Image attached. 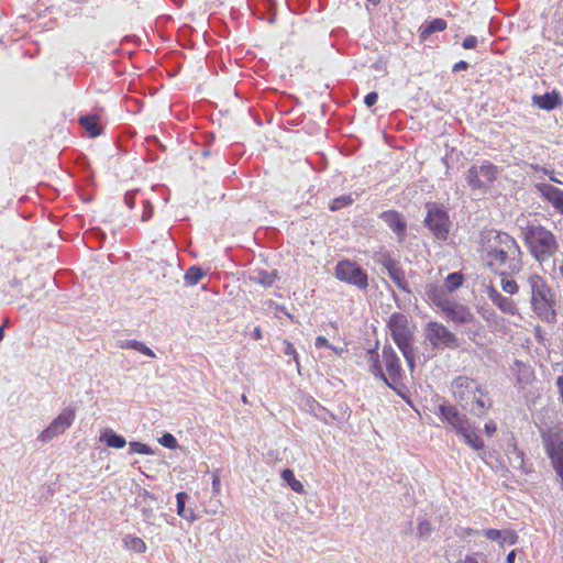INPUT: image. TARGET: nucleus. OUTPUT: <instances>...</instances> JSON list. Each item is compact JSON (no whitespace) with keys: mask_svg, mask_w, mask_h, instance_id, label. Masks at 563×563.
<instances>
[{"mask_svg":"<svg viewBox=\"0 0 563 563\" xmlns=\"http://www.w3.org/2000/svg\"><path fill=\"white\" fill-rule=\"evenodd\" d=\"M508 276H501V282H500V285H501V289L509 294V295H515L518 292L519 290V286L518 284L512 280V279H509L507 278Z\"/></svg>","mask_w":563,"mask_h":563,"instance_id":"obj_33","label":"nucleus"},{"mask_svg":"<svg viewBox=\"0 0 563 563\" xmlns=\"http://www.w3.org/2000/svg\"><path fill=\"white\" fill-rule=\"evenodd\" d=\"M444 314L449 320L457 324H467L474 320V314L471 310L456 301H452V303L445 308Z\"/></svg>","mask_w":563,"mask_h":563,"instance_id":"obj_15","label":"nucleus"},{"mask_svg":"<svg viewBox=\"0 0 563 563\" xmlns=\"http://www.w3.org/2000/svg\"><path fill=\"white\" fill-rule=\"evenodd\" d=\"M484 430L488 435H492L496 432V424L494 422L486 423Z\"/></svg>","mask_w":563,"mask_h":563,"instance_id":"obj_49","label":"nucleus"},{"mask_svg":"<svg viewBox=\"0 0 563 563\" xmlns=\"http://www.w3.org/2000/svg\"><path fill=\"white\" fill-rule=\"evenodd\" d=\"M3 335H4L3 328L0 327V341L3 339Z\"/></svg>","mask_w":563,"mask_h":563,"instance_id":"obj_56","label":"nucleus"},{"mask_svg":"<svg viewBox=\"0 0 563 563\" xmlns=\"http://www.w3.org/2000/svg\"><path fill=\"white\" fill-rule=\"evenodd\" d=\"M523 240L531 255L543 263L550 260L559 250L555 235L540 224H530L525 229Z\"/></svg>","mask_w":563,"mask_h":563,"instance_id":"obj_4","label":"nucleus"},{"mask_svg":"<svg viewBox=\"0 0 563 563\" xmlns=\"http://www.w3.org/2000/svg\"><path fill=\"white\" fill-rule=\"evenodd\" d=\"M129 449H130L131 454L139 453V454L148 455V454L153 453L152 449L147 444L136 442V441L130 442Z\"/></svg>","mask_w":563,"mask_h":563,"instance_id":"obj_34","label":"nucleus"},{"mask_svg":"<svg viewBox=\"0 0 563 563\" xmlns=\"http://www.w3.org/2000/svg\"><path fill=\"white\" fill-rule=\"evenodd\" d=\"M249 279L263 287H271L276 280V271H266L264 268H253L249 272Z\"/></svg>","mask_w":563,"mask_h":563,"instance_id":"obj_18","label":"nucleus"},{"mask_svg":"<svg viewBox=\"0 0 563 563\" xmlns=\"http://www.w3.org/2000/svg\"><path fill=\"white\" fill-rule=\"evenodd\" d=\"M159 443L167 448V449H175L177 446V440L176 438L170 433L163 434L162 438H159Z\"/></svg>","mask_w":563,"mask_h":563,"instance_id":"obj_39","label":"nucleus"},{"mask_svg":"<svg viewBox=\"0 0 563 563\" xmlns=\"http://www.w3.org/2000/svg\"><path fill=\"white\" fill-rule=\"evenodd\" d=\"M484 536L492 541H496L499 544L501 543V538L504 536V530H497V529H486L484 530Z\"/></svg>","mask_w":563,"mask_h":563,"instance_id":"obj_38","label":"nucleus"},{"mask_svg":"<svg viewBox=\"0 0 563 563\" xmlns=\"http://www.w3.org/2000/svg\"><path fill=\"white\" fill-rule=\"evenodd\" d=\"M430 298L432 299L433 303L441 309V311L444 313L445 308L449 307L453 300L449 299L444 292L434 290L432 295H430Z\"/></svg>","mask_w":563,"mask_h":563,"instance_id":"obj_30","label":"nucleus"},{"mask_svg":"<svg viewBox=\"0 0 563 563\" xmlns=\"http://www.w3.org/2000/svg\"><path fill=\"white\" fill-rule=\"evenodd\" d=\"M477 42H478V41H477V37H476V36H474V35H467V36L464 38V41H463V43H462V46H463V48H465V49H472V48H475V47H476Z\"/></svg>","mask_w":563,"mask_h":563,"instance_id":"obj_42","label":"nucleus"},{"mask_svg":"<svg viewBox=\"0 0 563 563\" xmlns=\"http://www.w3.org/2000/svg\"><path fill=\"white\" fill-rule=\"evenodd\" d=\"M498 169L490 162L482 165H473L465 175V179L472 189H487L497 178Z\"/></svg>","mask_w":563,"mask_h":563,"instance_id":"obj_10","label":"nucleus"},{"mask_svg":"<svg viewBox=\"0 0 563 563\" xmlns=\"http://www.w3.org/2000/svg\"><path fill=\"white\" fill-rule=\"evenodd\" d=\"M334 275L339 280L353 285L360 290H366L368 287L367 273L355 262L340 261L334 268Z\"/></svg>","mask_w":563,"mask_h":563,"instance_id":"obj_9","label":"nucleus"},{"mask_svg":"<svg viewBox=\"0 0 563 563\" xmlns=\"http://www.w3.org/2000/svg\"><path fill=\"white\" fill-rule=\"evenodd\" d=\"M253 336L255 340H261L262 339V330L260 327H256L253 331Z\"/></svg>","mask_w":563,"mask_h":563,"instance_id":"obj_51","label":"nucleus"},{"mask_svg":"<svg viewBox=\"0 0 563 563\" xmlns=\"http://www.w3.org/2000/svg\"><path fill=\"white\" fill-rule=\"evenodd\" d=\"M269 23H274L275 22V15H272L268 20Z\"/></svg>","mask_w":563,"mask_h":563,"instance_id":"obj_57","label":"nucleus"},{"mask_svg":"<svg viewBox=\"0 0 563 563\" xmlns=\"http://www.w3.org/2000/svg\"><path fill=\"white\" fill-rule=\"evenodd\" d=\"M446 29V21L443 19H433L432 21L428 22L422 32L421 36L426 38L428 35L434 33V32H441Z\"/></svg>","mask_w":563,"mask_h":563,"instance_id":"obj_27","label":"nucleus"},{"mask_svg":"<svg viewBox=\"0 0 563 563\" xmlns=\"http://www.w3.org/2000/svg\"><path fill=\"white\" fill-rule=\"evenodd\" d=\"M369 372L379 377L387 386L395 389V384L399 383L402 377V368L400 366L399 357L391 346L385 345L382 351L383 362L385 364L387 376L384 374L378 353L375 350H369Z\"/></svg>","mask_w":563,"mask_h":563,"instance_id":"obj_6","label":"nucleus"},{"mask_svg":"<svg viewBox=\"0 0 563 563\" xmlns=\"http://www.w3.org/2000/svg\"><path fill=\"white\" fill-rule=\"evenodd\" d=\"M153 216V206L148 200H144L142 221H148Z\"/></svg>","mask_w":563,"mask_h":563,"instance_id":"obj_41","label":"nucleus"},{"mask_svg":"<svg viewBox=\"0 0 563 563\" xmlns=\"http://www.w3.org/2000/svg\"><path fill=\"white\" fill-rule=\"evenodd\" d=\"M507 457L510 467L525 472V459L523 452L520 451L516 445H511L507 450Z\"/></svg>","mask_w":563,"mask_h":563,"instance_id":"obj_21","label":"nucleus"},{"mask_svg":"<svg viewBox=\"0 0 563 563\" xmlns=\"http://www.w3.org/2000/svg\"><path fill=\"white\" fill-rule=\"evenodd\" d=\"M188 498V495L184 492H180L176 495L177 499V514L186 520L194 521L196 520V516L191 509H186L185 504Z\"/></svg>","mask_w":563,"mask_h":563,"instance_id":"obj_24","label":"nucleus"},{"mask_svg":"<svg viewBox=\"0 0 563 563\" xmlns=\"http://www.w3.org/2000/svg\"><path fill=\"white\" fill-rule=\"evenodd\" d=\"M439 412L442 420L446 421L457 434L462 431H466L467 427L471 424L468 418L452 405H441Z\"/></svg>","mask_w":563,"mask_h":563,"instance_id":"obj_12","label":"nucleus"},{"mask_svg":"<svg viewBox=\"0 0 563 563\" xmlns=\"http://www.w3.org/2000/svg\"><path fill=\"white\" fill-rule=\"evenodd\" d=\"M220 487H221V484H220L219 470H216L214 472H212V492L214 494H219Z\"/></svg>","mask_w":563,"mask_h":563,"instance_id":"obj_44","label":"nucleus"},{"mask_svg":"<svg viewBox=\"0 0 563 563\" xmlns=\"http://www.w3.org/2000/svg\"><path fill=\"white\" fill-rule=\"evenodd\" d=\"M100 441L106 442L108 446L114 448V449H122L125 446L126 441L125 439L117 434L113 430L108 429L100 435Z\"/></svg>","mask_w":563,"mask_h":563,"instance_id":"obj_22","label":"nucleus"},{"mask_svg":"<svg viewBox=\"0 0 563 563\" xmlns=\"http://www.w3.org/2000/svg\"><path fill=\"white\" fill-rule=\"evenodd\" d=\"M329 349H331L336 355H341V353L343 352V349L333 346L331 344Z\"/></svg>","mask_w":563,"mask_h":563,"instance_id":"obj_52","label":"nucleus"},{"mask_svg":"<svg viewBox=\"0 0 563 563\" xmlns=\"http://www.w3.org/2000/svg\"><path fill=\"white\" fill-rule=\"evenodd\" d=\"M451 389L454 399L473 416L484 417L493 406L488 391L476 379L459 376L452 382Z\"/></svg>","mask_w":563,"mask_h":563,"instance_id":"obj_2","label":"nucleus"},{"mask_svg":"<svg viewBox=\"0 0 563 563\" xmlns=\"http://www.w3.org/2000/svg\"><path fill=\"white\" fill-rule=\"evenodd\" d=\"M369 3H372L373 5H377L378 3H380L382 0H367Z\"/></svg>","mask_w":563,"mask_h":563,"instance_id":"obj_54","label":"nucleus"},{"mask_svg":"<svg viewBox=\"0 0 563 563\" xmlns=\"http://www.w3.org/2000/svg\"><path fill=\"white\" fill-rule=\"evenodd\" d=\"M537 189L544 199L563 214V190L550 184H538Z\"/></svg>","mask_w":563,"mask_h":563,"instance_id":"obj_16","label":"nucleus"},{"mask_svg":"<svg viewBox=\"0 0 563 563\" xmlns=\"http://www.w3.org/2000/svg\"><path fill=\"white\" fill-rule=\"evenodd\" d=\"M432 531L431 523L428 520H422L418 525L417 533L420 538L427 539Z\"/></svg>","mask_w":563,"mask_h":563,"instance_id":"obj_37","label":"nucleus"},{"mask_svg":"<svg viewBox=\"0 0 563 563\" xmlns=\"http://www.w3.org/2000/svg\"><path fill=\"white\" fill-rule=\"evenodd\" d=\"M278 310H280L282 312H284L288 318H290V319H291V314H290V313H288V312L286 311L285 307H278Z\"/></svg>","mask_w":563,"mask_h":563,"instance_id":"obj_53","label":"nucleus"},{"mask_svg":"<svg viewBox=\"0 0 563 563\" xmlns=\"http://www.w3.org/2000/svg\"><path fill=\"white\" fill-rule=\"evenodd\" d=\"M314 344H316V347H319V349L320 347H330L329 341L324 336H321V335L316 339Z\"/></svg>","mask_w":563,"mask_h":563,"instance_id":"obj_47","label":"nucleus"},{"mask_svg":"<svg viewBox=\"0 0 563 563\" xmlns=\"http://www.w3.org/2000/svg\"><path fill=\"white\" fill-rule=\"evenodd\" d=\"M533 102L544 110H553L562 103V99L555 91L547 92L542 96H533Z\"/></svg>","mask_w":563,"mask_h":563,"instance_id":"obj_19","label":"nucleus"},{"mask_svg":"<svg viewBox=\"0 0 563 563\" xmlns=\"http://www.w3.org/2000/svg\"><path fill=\"white\" fill-rule=\"evenodd\" d=\"M463 283V275L461 273H451L445 278V287L453 291L459 288Z\"/></svg>","mask_w":563,"mask_h":563,"instance_id":"obj_31","label":"nucleus"},{"mask_svg":"<svg viewBox=\"0 0 563 563\" xmlns=\"http://www.w3.org/2000/svg\"><path fill=\"white\" fill-rule=\"evenodd\" d=\"M550 180L554 181V183H559V184H562L561 180L558 179V177H554V176H550Z\"/></svg>","mask_w":563,"mask_h":563,"instance_id":"obj_55","label":"nucleus"},{"mask_svg":"<svg viewBox=\"0 0 563 563\" xmlns=\"http://www.w3.org/2000/svg\"><path fill=\"white\" fill-rule=\"evenodd\" d=\"M41 563H46V560L41 559Z\"/></svg>","mask_w":563,"mask_h":563,"instance_id":"obj_58","label":"nucleus"},{"mask_svg":"<svg viewBox=\"0 0 563 563\" xmlns=\"http://www.w3.org/2000/svg\"><path fill=\"white\" fill-rule=\"evenodd\" d=\"M456 563H488V561L483 553L474 552L465 555L464 559L457 561Z\"/></svg>","mask_w":563,"mask_h":563,"instance_id":"obj_35","label":"nucleus"},{"mask_svg":"<svg viewBox=\"0 0 563 563\" xmlns=\"http://www.w3.org/2000/svg\"><path fill=\"white\" fill-rule=\"evenodd\" d=\"M203 276L205 272L202 271V268L191 266L187 269L185 274V280L188 285L195 286L202 279Z\"/></svg>","mask_w":563,"mask_h":563,"instance_id":"obj_29","label":"nucleus"},{"mask_svg":"<svg viewBox=\"0 0 563 563\" xmlns=\"http://www.w3.org/2000/svg\"><path fill=\"white\" fill-rule=\"evenodd\" d=\"M140 500V505L142 504H145V506L142 508V514H143V517L146 521H150L152 515H153V511L150 507L146 506L147 504V499H151V500H155V498L148 494V492L144 490V493L142 495L139 496Z\"/></svg>","mask_w":563,"mask_h":563,"instance_id":"obj_32","label":"nucleus"},{"mask_svg":"<svg viewBox=\"0 0 563 563\" xmlns=\"http://www.w3.org/2000/svg\"><path fill=\"white\" fill-rule=\"evenodd\" d=\"M387 328L390 335L401 351L408 366L412 369L415 367V352L412 346L413 332L409 324V319L406 314L394 312L390 314L387 322Z\"/></svg>","mask_w":563,"mask_h":563,"instance_id":"obj_5","label":"nucleus"},{"mask_svg":"<svg viewBox=\"0 0 563 563\" xmlns=\"http://www.w3.org/2000/svg\"><path fill=\"white\" fill-rule=\"evenodd\" d=\"M427 216L424 225L439 241H446L451 228V220L448 210L438 202L426 203Z\"/></svg>","mask_w":563,"mask_h":563,"instance_id":"obj_7","label":"nucleus"},{"mask_svg":"<svg viewBox=\"0 0 563 563\" xmlns=\"http://www.w3.org/2000/svg\"><path fill=\"white\" fill-rule=\"evenodd\" d=\"M280 476L294 492L299 494L305 492L302 483L296 479L294 472L290 468L283 470Z\"/></svg>","mask_w":563,"mask_h":563,"instance_id":"obj_26","label":"nucleus"},{"mask_svg":"<svg viewBox=\"0 0 563 563\" xmlns=\"http://www.w3.org/2000/svg\"><path fill=\"white\" fill-rule=\"evenodd\" d=\"M424 339L433 350L457 349L460 341L445 325L437 321H430L424 327Z\"/></svg>","mask_w":563,"mask_h":563,"instance_id":"obj_8","label":"nucleus"},{"mask_svg":"<svg viewBox=\"0 0 563 563\" xmlns=\"http://www.w3.org/2000/svg\"><path fill=\"white\" fill-rule=\"evenodd\" d=\"M459 434L462 435L465 442L474 450H479L484 446L483 440L475 432L471 424L467 427L466 431H462Z\"/></svg>","mask_w":563,"mask_h":563,"instance_id":"obj_25","label":"nucleus"},{"mask_svg":"<svg viewBox=\"0 0 563 563\" xmlns=\"http://www.w3.org/2000/svg\"><path fill=\"white\" fill-rule=\"evenodd\" d=\"M468 68V63L465 62V60H460L459 63H456L454 66H453V71L456 73V71H460V70H465Z\"/></svg>","mask_w":563,"mask_h":563,"instance_id":"obj_48","label":"nucleus"},{"mask_svg":"<svg viewBox=\"0 0 563 563\" xmlns=\"http://www.w3.org/2000/svg\"><path fill=\"white\" fill-rule=\"evenodd\" d=\"M139 189L130 190L124 195V203L131 209L134 207L135 196L137 195Z\"/></svg>","mask_w":563,"mask_h":563,"instance_id":"obj_43","label":"nucleus"},{"mask_svg":"<svg viewBox=\"0 0 563 563\" xmlns=\"http://www.w3.org/2000/svg\"><path fill=\"white\" fill-rule=\"evenodd\" d=\"M377 99H378L377 92L373 91L365 96L364 102L367 107H372L377 102Z\"/></svg>","mask_w":563,"mask_h":563,"instance_id":"obj_46","label":"nucleus"},{"mask_svg":"<svg viewBox=\"0 0 563 563\" xmlns=\"http://www.w3.org/2000/svg\"><path fill=\"white\" fill-rule=\"evenodd\" d=\"M515 560H516V550H512L508 553L507 558H506V562L507 563H515Z\"/></svg>","mask_w":563,"mask_h":563,"instance_id":"obj_50","label":"nucleus"},{"mask_svg":"<svg viewBox=\"0 0 563 563\" xmlns=\"http://www.w3.org/2000/svg\"><path fill=\"white\" fill-rule=\"evenodd\" d=\"M353 202V199L350 196H341L339 198H335L330 206V209L332 211L339 210L343 207H346Z\"/></svg>","mask_w":563,"mask_h":563,"instance_id":"obj_36","label":"nucleus"},{"mask_svg":"<svg viewBox=\"0 0 563 563\" xmlns=\"http://www.w3.org/2000/svg\"><path fill=\"white\" fill-rule=\"evenodd\" d=\"M75 420V410L67 408L58 415L51 424L41 432L38 440L41 442H48L58 434L64 433Z\"/></svg>","mask_w":563,"mask_h":563,"instance_id":"obj_11","label":"nucleus"},{"mask_svg":"<svg viewBox=\"0 0 563 563\" xmlns=\"http://www.w3.org/2000/svg\"><path fill=\"white\" fill-rule=\"evenodd\" d=\"M525 290L530 297L532 311L544 322H555V292L548 282L536 273L529 274L525 282Z\"/></svg>","mask_w":563,"mask_h":563,"instance_id":"obj_3","label":"nucleus"},{"mask_svg":"<svg viewBox=\"0 0 563 563\" xmlns=\"http://www.w3.org/2000/svg\"><path fill=\"white\" fill-rule=\"evenodd\" d=\"M487 296L492 300V302L496 307H498L503 312L509 314H515L517 312L514 300L503 296L495 287H488Z\"/></svg>","mask_w":563,"mask_h":563,"instance_id":"obj_17","label":"nucleus"},{"mask_svg":"<svg viewBox=\"0 0 563 563\" xmlns=\"http://www.w3.org/2000/svg\"><path fill=\"white\" fill-rule=\"evenodd\" d=\"M379 219H382L388 225V228L396 234L397 241L399 243H402L406 240L407 222L400 212L396 210L383 211L379 214Z\"/></svg>","mask_w":563,"mask_h":563,"instance_id":"obj_13","label":"nucleus"},{"mask_svg":"<svg viewBox=\"0 0 563 563\" xmlns=\"http://www.w3.org/2000/svg\"><path fill=\"white\" fill-rule=\"evenodd\" d=\"M284 344H285L284 353L286 355L292 356L294 360L296 361V363L298 364L297 352H296L295 346L288 341H285Z\"/></svg>","mask_w":563,"mask_h":563,"instance_id":"obj_45","label":"nucleus"},{"mask_svg":"<svg viewBox=\"0 0 563 563\" xmlns=\"http://www.w3.org/2000/svg\"><path fill=\"white\" fill-rule=\"evenodd\" d=\"M120 349H131L135 350L146 356L155 357V353L147 347L143 342L136 341V340H123L119 342Z\"/></svg>","mask_w":563,"mask_h":563,"instance_id":"obj_23","label":"nucleus"},{"mask_svg":"<svg viewBox=\"0 0 563 563\" xmlns=\"http://www.w3.org/2000/svg\"><path fill=\"white\" fill-rule=\"evenodd\" d=\"M79 123L91 137H96L102 133V128L99 125L96 115H84L79 119Z\"/></svg>","mask_w":563,"mask_h":563,"instance_id":"obj_20","label":"nucleus"},{"mask_svg":"<svg viewBox=\"0 0 563 563\" xmlns=\"http://www.w3.org/2000/svg\"><path fill=\"white\" fill-rule=\"evenodd\" d=\"M517 541H518V536L516 532H514L511 530H504V536L501 538L500 547H503L506 543L514 545L517 543Z\"/></svg>","mask_w":563,"mask_h":563,"instance_id":"obj_40","label":"nucleus"},{"mask_svg":"<svg viewBox=\"0 0 563 563\" xmlns=\"http://www.w3.org/2000/svg\"><path fill=\"white\" fill-rule=\"evenodd\" d=\"M479 256L483 264L499 276H512L522 269V252L508 233L494 229L479 234Z\"/></svg>","mask_w":563,"mask_h":563,"instance_id":"obj_1","label":"nucleus"},{"mask_svg":"<svg viewBox=\"0 0 563 563\" xmlns=\"http://www.w3.org/2000/svg\"><path fill=\"white\" fill-rule=\"evenodd\" d=\"M123 542L128 550L134 551L136 553H144L146 551L145 542L139 537L126 536L123 539Z\"/></svg>","mask_w":563,"mask_h":563,"instance_id":"obj_28","label":"nucleus"},{"mask_svg":"<svg viewBox=\"0 0 563 563\" xmlns=\"http://www.w3.org/2000/svg\"><path fill=\"white\" fill-rule=\"evenodd\" d=\"M382 264L386 268L388 276L397 285V287L410 294L409 285L405 279V273L402 268L398 265V263L390 257H385Z\"/></svg>","mask_w":563,"mask_h":563,"instance_id":"obj_14","label":"nucleus"}]
</instances>
